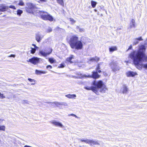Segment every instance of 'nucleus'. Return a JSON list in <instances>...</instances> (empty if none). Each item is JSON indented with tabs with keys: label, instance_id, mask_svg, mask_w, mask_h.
Returning <instances> with one entry per match:
<instances>
[{
	"label": "nucleus",
	"instance_id": "obj_11",
	"mask_svg": "<svg viewBox=\"0 0 147 147\" xmlns=\"http://www.w3.org/2000/svg\"><path fill=\"white\" fill-rule=\"evenodd\" d=\"M136 67L139 69H142V67L146 69H147V63L142 64V63L140 64H135Z\"/></svg>",
	"mask_w": 147,
	"mask_h": 147
},
{
	"label": "nucleus",
	"instance_id": "obj_38",
	"mask_svg": "<svg viewBox=\"0 0 147 147\" xmlns=\"http://www.w3.org/2000/svg\"><path fill=\"white\" fill-rule=\"evenodd\" d=\"M5 98V96H4L3 94H2L0 92V98L3 99Z\"/></svg>",
	"mask_w": 147,
	"mask_h": 147
},
{
	"label": "nucleus",
	"instance_id": "obj_36",
	"mask_svg": "<svg viewBox=\"0 0 147 147\" xmlns=\"http://www.w3.org/2000/svg\"><path fill=\"white\" fill-rule=\"evenodd\" d=\"M68 116H74V117H75L77 118L78 119L80 118L79 117H77L76 115H75L74 114H69L68 115Z\"/></svg>",
	"mask_w": 147,
	"mask_h": 147
},
{
	"label": "nucleus",
	"instance_id": "obj_45",
	"mask_svg": "<svg viewBox=\"0 0 147 147\" xmlns=\"http://www.w3.org/2000/svg\"><path fill=\"white\" fill-rule=\"evenodd\" d=\"M15 57V55H11L9 56H8V57Z\"/></svg>",
	"mask_w": 147,
	"mask_h": 147
},
{
	"label": "nucleus",
	"instance_id": "obj_7",
	"mask_svg": "<svg viewBox=\"0 0 147 147\" xmlns=\"http://www.w3.org/2000/svg\"><path fill=\"white\" fill-rule=\"evenodd\" d=\"M52 51V49L50 48L45 50H40L39 53L41 55L46 57L47 55L51 54Z\"/></svg>",
	"mask_w": 147,
	"mask_h": 147
},
{
	"label": "nucleus",
	"instance_id": "obj_22",
	"mask_svg": "<svg viewBox=\"0 0 147 147\" xmlns=\"http://www.w3.org/2000/svg\"><path fill=\"white\" fill-rule=\"evenodd\" d=\"M96 144L99 145L100 144L97 141H95L92 140H91L90 145H94Z\"/></svg>",
	"mask_w": 147,
	"mask_h": 147
},
{
	"label": "nucleus",
	"instance_id": "obj_10",
	"mask_svg": "<svg viewBox=\"0 0 147 147\" xmlns=\"http://www.w3.org/2000/svg\"><path fill=\"white\" fill-rule=\"evenodd\" d=\"M51 123L56 127H59L61 128H63L64 127V126L60 122L58 121L53 120L51 122Z\"/></svg>",
	"mask_w": 147,
	"mask_h": 147
},
{
	"label": "nucleus",
	"instance_id": "obj_42",
	"mask_svg": "<svg viewBox=\"0 0 147 147\" xmlns=\"http://www.w3.org/2000/svg\"><path fill=\"white\" fill-rule=\"evenodd\" d=\"M99 65L100 64H98L97 65V67L96 69V71H98V70H99L100 69Z\"/></svg>",
	"mask_w": 147,
	"mask_h": 147
},
{
	"label": "nucleus",
	"instance_id": "obj_34",
	"mask_svg": "<svg viewBox=\"0 0 147 147\" xmlns=\"http://www.w3.org/2000/svg\"><path fill=\"white\" fill-rule=\"evenodd\" d=\"M69 19V21L72 24H74L76 22V21L72 18H70Z\"/></svg>",
	"mask_w": 147,
	"mask_h": 147
},
{
	"label": "nucleus",
	"instance_id": "obj_2",
	"mask_svg": "<svg viewBox=\"0 0 147 147\" xmlns=\"http://www.w3.org/2000/svg\"><path fill=\"white\" fill-rule=\"evenodd\" d=\"M91 84L94 86L85 87L84 88L87 90H91L97 94H98L99 92L105 93L107 90L106 86L101 81H94L92 82Z\"/></svg>",
	"mask_w": 147,
	"mask_h": 147
},
{
	"label": "nucleus",
	"instance_id": "obj_40",
	"mask_svg": "<svg viewBox=\"0 0 147 147\" xmlns=\"http://www.w3.org/2000/svg\"><path fill=\"white\" fill-rule=\"evenodd\" d=\"M28 101L27 100H24L22 101V103L23 104L27 103L28 104Z\"/></svg>",
	"mask_w": 147,
	"mask_h": 147
},
{
	"label": "nucleus",
	"instance_id": "obj_51",
	"mask_svg": "<svg viewBox=\"0 0 147 147\" xmlns=\"http://www.w3.org/2000/svg\"><path fill=\"white\" fill-rule=\"evenodd\" d=\"M24 147H32L30 146H28L25 145L24 146Z\"/></svg>",
	"mask_w": 147,
	"mask_h": 147
},
{
	"label": "nucleus",
	"instance_id": "obj_12",
	"mask_svg": "<svg viewBox=\"0 0 147 147\" xmlns=\"http://www.w3.org/2000/svg\"><path fill=\"white\" fill-rule=\"evenodd\" d=\"M143 40V39L141 36L135 38L133 42V45H136L139 43V41H142Z\"/></svg>",
	"mask_w": 147,
	"mask_h": 147
},
{
	"label": "nucleus",
	"instance_id": "obj_44",
	"mask_svg": "<svg viewBox=\"0 0 147 147\" xmlns=\"http://www.w3.org/2000/svg\"><path fill=\"white\" fill-rule=\"evenodd\" d=\"M49 67L50 68V69H51L52 68V66L51 65H48L46 67L47 69H48Z\"/></svg>",
	"mask_w": 147,
	"mask_h": 147
},
{
	"label": "nucleus",
	"instance_id": "obj_13",
	"mask_svg": "<svg viewBox=\"0 0 147 147\" xmlns=\"http://www.w3.org/2000/svg\"><path fill=\"white\" fill-rule=\"evenodd\" d=\"M137 74L136 72L131 71H129L126 73V75L128 77H133Z\"/></svg>",
	"mask_w": 147,
	"mask_h": 147
},
{
	"label": "nucleus",
	"instance_id": "obj_33",
	"mask_svg": "<svg viewBox=\"0 0 147 147\" xmlns=\"http://www.w3.org/2000/svg\"><path fill=\"white\" fill-rule=\"evenodd\" d=\"M18 5L20 6H23L24 5V3L22 0H20Z\"/></svg>",
	"mask_w": 147,
	"mask_h": 147
},
{
	"label": "nucleus",
	"instance_id": "obj_49",
	"mask_svg": "<svg viewBox=\"0 0 147 147\" xmlns=\"http://www.w3.org/2000/svg\"><path fill=\"white\" fill-rule=\"evenodd\" d=\"M97 72H98V73H100V72H101V71L100 70H98V71H96Z\"/></svg>",
	"mask_w": 147,
	"mask_h": 147
},
{
	"label": "nucleus",
	"instance_id": "obj_52",
	"mask_svg": "<svg viewBox=\"0 0 147 147\" xmlns=\"http://www.w3.org/2000/svg\"><path fill=\"white\" fill-rule=\"evenodd\" d=\"M32 46H36V45H35L34 44H32Z\"/></svg>",
	"mask_w": 147,
	"mask_h": 147
},
{
	"label": "nucleus",
	"instance_id": "obj_41",
	"mask_svg": "<svg viewBox=\"0 0 147 147\" xmlns=\"http://www.w3.org/2000/svg\"><path fill=\"white\" fill-rule=\"evenodd\" d=\"M28 80L30 82H35V80L34 79H31L30 78H29L28 79Z\"/></svg>",
	"mask_w": 147,
	"mask_h": 147
},
{
	"label": "nucleus",
	"instance_id": "obj_31",
	"mask_svg": "<svg viewBox=\"0 0 147 147\" xmlns=\"http://www.w3.org/2000/svg\"><path fill=\"white\" fill-rule=\"evenodd\" d=\"M5 127L4 125H0V130L5 131Z\"/></svg>",
	"mask_w": 147,
	"mask_h": 147
},
{
	"label": "nucleus",
	"instance_id": "obj_55",
	"mask_svg": "<svg viewBox=\"0 0 147 147\" xmlns=\"http://www.w3.org/2000/svg\"><path fill=\"white\" fill-rule=\"evenodd\" d=\"M79 147H82L81 146H79Z\"/></svg>",
	"mask_w": 147,
	"mask_h": 147
},
{
	"label": "nucleus",
	"instance_id": "obj_5",
	"mask_svg": "<svg viewBox=\"0 0 147 147\" xmlns=\"http://www.w3.org/2000/svg\"><path fill=\"white\" fill-rule=\"evenodd\" d=\"M39 13H45L47 14H42L40 15V17L43 20H49L50 22L53 21L54 19L53 16L49 14H48L47 12L44 11H39L38 12Z\"/></svg>",
	"mask_w": 147,
	"mask_h": 147
},
{
	"label": "nucleus",
	"instance_id": "obj_27",
	"mask_svg": "<svg viewBox=\"0 0 147 147\" xmlns=\"http://www.w3.org/2000/svg\"><path fill=\"white\" fill-rule=\"evenodd\" d=\"M117 48L116 47H113L109 48V51L110 52H113V51L116 50Z\"/></svg>",
	"mask_w": 147,
	"mask_h": 147
},
{
	"label": "nucleus",
	"instance_id": "obj_18",
	"mask_svg": "<svg viewBox=\"0 0 147 147\" xmlns=\"http://www.w3.org/2000/svg\"><path fill=\"white\" fill-rule=\"evenodd\" d=\"M65 96L69 98H74L75 99L76 97V94H68L67 95H66Z\"/></svg>",
	"mask_w": 147,
	"mask_h": 147
},
{
	"label": "nucleus",
	"instance_id": "obj_16",
	"mask_svg": "<svg viewBox=\"0 0 147 147\" xmlns=\"http://www.w3.org/2000/svg\"><path fill=\"white\" fill-rule=\"evenodd\" d=\"M42 38V37L41 36V35L37 33L36 34V40L38 42H39L41 40Z\"/></svg>",
	"mask_w": 147,
	"mask_h": 147
},
{
	"label": "nucleus",
	"instance_id": "obj_8",
	"mask_svg": "<svg viewBox=\"0 0 147 147\" xmlns=\"http://www.w3.org/2000/svg\"><path fill=\"white\" fill-rule=\"evenodd\" d=\"M92 73V75H87L86 74H84L82 75V77L93 78L95 79L98 78L99 77L100 75L98 74L97 71H93Z\"/></svg>",
	"mask_w": 147,
	"mask_h": 147
},
{
	"label": "nucleus",
	"instance_id": "obj_17",
	"mask_svg": "<svg viewBox=\"0 0 147 147\" xmlns=\"http://www.w3.org/2000/svg\"><path fill=\"white\" fill-rule=\"evenodd\" d=\"M47 73V71H41L37 69L35 70V74L37 75H40L41 74H45Z\"/></svg>",
	"mask_w": 147,
	"mask_h": 147
},
{
	"label": "nucleus",
	"instance_id": "obj_25",
	"mask_svg": "<svg viewBox=\"0 0 147 147\" xmlns=\"http://www.w3.org/2000/svg\"><path fill=\"white\" fill-rule=\"evenodd\" d=\"M23 13V11L20 9H18L17 10V14L18 15L20 16L21 14Z\"/></svg>",
	"mask_w": 147,
	"mask_h": 147
},
{
	"label": "nucleus",
	"instance_id": "obj_37",
	"mask_svg": "<svg viewBox=\"0 0 147 147\" xmlns=\"http://www.w3.org/2000/svg\"><path fill=\"white\" fill-rule=\"evenodd\" d=\"M65 66V64L64 63H62L60 65V66L58 67L59 68H63Z\"/></svg>",
	"mask_w": 147,
	"mask_h": 147
},
{
	"label": "nucleus",
	"instance_id": "obj_6",
	"mask_svg": "<svg viewBox=\"0 0 147 147\" xmlns=\"http://www.w3.org/2000/svg\"><path fill=\"white\" fill-rule=\"evenodd\" d=\"M110 66L112 71L114 72L119 70L121 69L118 65V63L116 61H113L110 63Z\"/></svg>",
	"mask_w": 147,
	"mask_h": 147
},
{
	"label": "nucleus",
	"instance_id": "obj_32",
	"mask_svg": "<svg viewBox=\"0 0 147 147\" xmlns=\"http://www.w3.org/2000/svg\"><path fill=\"white\" fill-rule=\"evenodd\" d=\"M91 140H90L86 139V140H84V142H85L86 144H90Z\"/></svg>",
	"mask_w": 147,
	"mask_h": 147
},
{
	"label": "nucleus",
	"instance_id": "obj_28",
	"mask_svg": "<svg viewBox=\"0 0 147 147\" xmlns=\"http://www.w3.org/2000/svg\"><path fill=\"white\" fill-rule=\"evenodd\" d=\"M36 47V48H32L31 47L30 49H31V53L32 54L34 53L36 51V49H37L38 47Z\"/></svg>",
	"mask_w": 147,
	"mask_h": 147
},
{
	"label": "nucleus",
	"instance_id": "obj_48",
	"mask_svg": "<svg viewBox=\"0 0 147 147\" xmlns=\"http://www.w3.org/2000/svg\"><path fill=\"white\" fill-rule=\"evenodd\" d=\"M79 140H80V141L82 142H84V140L83 139H79Z\"/></svg>",
	"mask_w": 147,
	"mask_h": 147
},
{
	"label": "nucleus",
	"instance_id": "obj_20",
	"mask_svg": "<svg viewBox=\"0 0 147 147\" xmlns=\"http://www.w3.org/2000/svg\"><path fill=\"white\" fill-rule=\"evenodd\" d=\"M99 60V58L98 57H93L92 58H90V61H95L96 62H98Z\"/></svg>",
	"mask_w": 147,
	"mask_h": 147
},
{
	"label": "nucleus",
	"instance_id": "obj_47",
	"mask_svg": "<svg viewBox=\"0 0 147 147\" xmlns=\"http://www.w3.org/2000/svg\"><path fill=\"white\" fill-rule=\"evenodd\" d=\"M132 49V47H129V48L127 50V51L129 50H131Z\"/></svg>",
	"mask_w": 147,
	"mask_h": 147
},
{
	"label": "nucleus",
	"instance_id": "obj_14",
	"mask_svg": "<svg viewBox=\"0 0 147 147\" xmlns=\"http://www.w3.org/2000/svg\"><path fill=\"white\" fill-rule=\"evenodd\" d=\"M128 91V88L127 86L125 85L123 86L121 89L120 91L123 94L127 93Z\"/></svg>",
	"mask_w": 147,
	"mask_h": 147
},
{
	"label": "nucleus",
	"instance_id": "obj_46",
	"mask_svg": "<svg viewBox=\"0 0 147 147\" xmlns=\"http://www.w3.org/2000/svg\"><path fill=\"white\" fill-rule=\"evenodd\" d=\"M41 2H46L47 1V0H39Z\"/></svg>",
	"mask_w": 147,
	"mask_h": 147
},
{
	"label": "nucleus",
	"instance_id": "obj_39",
	"mask_svg": "<svg viewBox=\"0 0 147 147\" xmlns=\"http://www.w3.org/2000/svg\"><path fill=\"white\" fill-rule=\"evenodd\" d=\"M9 7L10 8L12 9H16L15 7L13 5H10L9 6Z\"/></svg>",
	"mask_w": 147,
	"mask_h": 147
},
{
	"label": "nucleus",
	"instance_id": "obj_4",
	"mask_svg": "<svg viewBox=\"0 0 147 147\" xmlns=\"http://www.w3.org/2000/svg\"><path fill=\"white\" fill-rule=\"evenodd\" d=\"M78 37L75 36H72L70 38L69 43L70 46H82L80 41L78 40Z\"/></svg>",
	"mask_w": 147,
	"mask_h": 147
},
{
	"label": "nucleus",
	"instance_id": "obj_9",
	"mask_svg": "<svg viewBox=\"0 0 147 147\" xmlns=\"http://www.w3.org/2000/svg\"><path fill=\"white\" fill-rule=\"evenodd\" d=\"M39 59L36 57H34L30 59L28 62H29L34 65H36L39 62Z\"/></svg>",
	"mask_w": 147,
	"mask_h": 147
},
{
	"label": "nucleus",
	"instance_id": "obj_1",
	"mask_svg": "<svg viewBox=\"0 0 147 147\" xmlns=\"http://www.w3.org/2000/svg\"><path fill=\"white\" fill-rule=\"evenodd\" d=\"M145 47H140L138 51H134L129 55V57L132 59L135 64L142 63V61L147 62V56L144 54Z\"/></svg>",
	"mask_w": 147,
	"mask_h": 147
},
{
	"label": "nucleus",
	"instance_id": "obj_19",
	"mask_svg": "<svg viewBox=\"0 0 147 147\" xmlns=\"http://www.w3.org/2000/svg\"><path fill=\"white\" fill-rule=\"evenodd\" d=\"M71 48L73 49H75V50L74 51L75 52H76L77 51L79 50L82 49V47H71Z\"/></svg>",
	"mask_w": 147,
	"mask_h": 147
},
{
	"label": "nucleus",
	"instance_id": "obj_30",
	"mask_svg": "<svg viewBox=\"0 0 147 147\" xmlns=\"http://www.w3.org/2000/svg\"><path fill=\"white\" fill-rule=\"evenodd\" d=\"M52 103H54L55 105L57 107H59V105H61V102H55Z\"/></svg>",
	"mask_w": 147,
	"mask_h": 147
},
{
	"label": "nucleus",
	"instance_id": "obj_50",
	"mask_svg": "<svg viewBox=\"0 0 147 147\" xmlns=\"http://www.w3.org/2000/svg\"><path fill=\"white\" fill-rule=\"evenodd\" d=\"M3 120V119H0V123H2Z\"/></svg>",
	"mask_w": 147,
	"mask_h": 147
},
{
	"label": "nucleus",
	"instance_id": "obj_35",
	"mask_svg": "<svg viewBox=\"0 0 147 147\" xmlns=\"http://www.w3.org/2000/svg\"><path fill=\"white\" fill-rule=\"evenodd\" d=\"M52 29L51 27H49L47 30L46 32L47 33H49L52 32Z\"/></svg>",
	"mask_w": 147,
	"mask_h": 147
},
{
	"label": "nucleus",
	"instance_id": "obj_54",
	"mask_svg": "<svg viewBox=\"0 0 147 147\" xmlns=\"http://www.w3.org/2000/svg\"><path fill=\"white\" fill-rule=\"evenodd\" d=\"M140 46H144V45H140Z\"/></svg>",
	"mask_w": 147,
	"mask_h": 147
},
{
	"label": "nucleus",
	"instance_id": "obj_23",
	"mask_svg": "<svg viewBox=\"0 0 147 147\" xmlns=\"http://www.w3.org/2000/svg\"><path fill=\"white\" fill-rule=\"evenodd\" d=\"M58 3L62 6H64V3L63 0H56Z\"/></svg>",
	"mask_w": 147,
	"mask_h": 147
},
{
	"label": "nucleus",
	"instance_id": "obj_53",
	"mask_svg": "<svg viewBox=\"0 0 147 147\" xmlns=\"http://www.w3.org/2000/svg\"><path fill=\"white\" fill-rule=\"evenodd\" d=\"M35 84V82L34 83H32L31 84V85H34Z\"/></svg>",
	"mask_w": 147,
	"mask_h": 147
},
{
	"label": "nucleus",
	"instance_id": "obj_24",
	"mask_svg": "<svg viewBox=\"0 0 147 147\" xmlns=\"http://www.w3.org/2000/svg\"><path fill=\"white\" fill-rule=\"evenodd\" d=\"M49 61L51 63L56 62V60L53 58H49Z\"/></svg>",
	"mask_w": 147,
	"mask_h": 147
},
{
	"label": "nucleus",
	"instance_id": "obj_15",
	"mask_svg": "<svg viewBox=\"0 0 147 147\" xmlns=\"http://www.w3.org/2000/svg\"><path fill=\"white\" fill-rule=\"evenodd\" d=\"M8 6L1 4L0 5V11L3 12L6 11L8 9Z\"/></svg>",
	"mask_w": 147,
	"mask_h": 147
},
{
	"label": "nucleus",
	"instance_id": "obj_21",
	"mask_svg": "<svg viewBox=\"0 0 147 147\" xmlns=\"http://www.w3.org/2000/svg\"><path fill=\"white\" fill-rule=\"evenodd\" d=\"M74 58V56L72 55H71L69 57L67 58L66 60L67 61L72 63L73 62L71 61V60Z\"/></svg>",
	"mask_w": 147,
	"mask_h": 147
},
{
	"label": "nucleus",
	"instance_id": "obj_43",
	"mask_svg": "<svg viewBox=\"0 0 147 147\" xmlns=\"http://www.w3.org/2000/svg\"><path fill=\"white\" fill-rule=\"evenodd\" d=\"M61 105H63L65 106H67V104L66 103L64 102H62Z\"/></svg>",
	"mask_w": 147,
	"mask_h": 147
},
{
	"label": "nucleus",
	"instance_id": "obj_29",
	"mask_svg": "<svg viewBox=\"0 0 147 147\" xmlns=\"http://www.w3.org/2000/svg\"><path fill=\"white\" fill-rule=\"evenodd\" d=\"M131 23L132 24V25H131V27H135V20L133 19H132L131 20Z\"/></svg>",
	"mask_w": 147,
	"mask_h": 147
},
{
	"label": "nucleus",
	"instance_id": "obj_3",
	"mask_svg": "<svg viewBox=\"0 0 147 147\" xmlns=\"http://www.w3.org/2000/svg\"><path fill=\"white\" fill-rule=\"evenodd\" d=\"M26 12L34 14L35 10L38 9V8L33 3L29 2L26 3V6L25 7Z\"/></svg>",
	"mask_w": 147,
	"mask_h": 147
},
{
	"label": "nucleus",
	"instance_id": "obj_26",
	"mask_svg": "<svg viewBox=\"0 0 147 147\" xmlns=\"http://www.w3.org/2000/svg\"><path fill=\"white\" fill-rule=\"evenodd\" d=\"M97 4V3L95 1H91V5L93 8H94Z\"/></svg>",
	"mask_w": 147,
	"mask_h": 147
}]
</instances>
